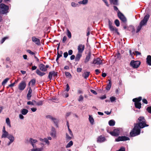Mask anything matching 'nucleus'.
Wrapping results in <instances>:
<instances>
[{
    "mask_svg": "<svg viewBox=\"0 0 151 151\" xmlns=\"http://www.w3.org/2000/svg\"><path fill=\"white\" fill-rule=\"evenodd\" d=\"M82 56V53L78 52L75 59L76 61H78Z\"/></svg>",
    "mask_w": 151,
    "mask_h": 151,
    "instance_id": "nucleus-19",
    "label": "nucleus"
},
{
    "mask_svg": "<svg viewBox=\"0 0 151 151\" xmlns=\"http://www.w3.org/2000/svg\"><path fill=\"white\" fill-rule=\"evenodd\" d=\"M67 37L66 36H64L62 42L63 43H64L67 40Z\"/></svg>",
    "mask_w": 151,
    "mask_h": 151,
    "instance_id": "nucleus-59",
    "label": "nucleus"
},
{
    "mask_svg": "<svg viewBox=\"0 0 151 151\" xmlns=\"http://www.w3.org/2000/svg\"><path fill=\"white\" fill-rule=\"evenodd\" d=\"M95 71L96 72V75H98L99 74V73L101 72L99 71V70L98 69H96L95 70Z\"/></svg>",
    "mask_w": 151,
    "mask_h": 151,
    "instance_id": "nucleus-62",
    "label": "nucleus"
},
{
    "mask_svg": "<svg viewBox=\"0 0 151 151\" xmlns=\"http://www.w3.org/2000/svg\"><path fill=\"white\" fill-rule=\"evenodd\" d=\"M82 69L81 68H78L77 69V71L78 72H80L81 71Z\"/></svg>",
    "mask_w": 151,
    "mask_h": 151,
    "instance_id": "nucleus-61",
    "label": "nucleus"
},
{
    "mask_svg": "<svg viewBox=\"0 0 151 151\" xmlns=\"http://www.w3.org/2000/svg\"><path fill=\"white\" fill-rule=\"evenodd\" d=\"M39 67L40 70L42 71L45 72L47 70V69L45 68V65L43 64H40Z\"/></svg>",
    "mask_w": 151,
    "mask_h": 151,
    "instance_id": "nucleus-20",
    "label": "nucleus"
},
{
    "mask_svg": "<svg viewBox=\"0 0 151 151\" xmlns=\"http://www.w3.org/2000/svg\"><path fill=\"white\" fill-rule=\"evenodd\" d=\"M43 149V148L42 147H41L40 148H35L32 149L31 150V151H42Z\"/></svg>",
    "mask_w": 151,
    "mask_h": 151,
    "instance_id": "nucleus-32",
    "label": "nucleus"
},
{
    "mask_svg": "<svg viewBox=\"0 0 151 151\" xmlns=\"http://www.w3.org/2000/svg\"><path fill=\"white\" fill-rule=\"evenodd\" d=\"M7 138L10 140V142L8 144V145H9L14 141V138L13 135L11 134H9L7 137Z\"/></svg>",
    "mask_w": 151,
    "mask_h": 151,
    "instance_id": "nucleus-18",
    "label": "nucleus"
},
{
    "mask_svg": "<svg viewBox=\"0 0 151 151\" xmlns=\"http://www.w3.org/2000/svg\"><path fill=\"white\" fill-rule=\"evenodd\" d=\"M43 103V101H40L35 104L37 106H42Z\"/></svg>",
    "mask_w": 151,
    "mask_h": 151,
    "instance_id": "nucleus-42",
    "label": "nucleus"
},
{
    "mask_svg": "<svg viewBox=\"0 0 151 151\" xmlns=\"http://www.w3.org/2000/svg\"><path fill=\"white\" fill-rule=\"evenodd\" d=\"M109 27L110 31L111 32H115L118 35H119V33L118 31V29L113 26L112 23L110 20H109Z\"/></svg>",
    "mask_w": 151,
    "mask_h": 151,
    "instance_id": "nucleus-4",
    "label": "nucleus"
},
{
    "mask_svg": "<svg viewBox=\"0 0 151 151\" xmlns=\"http://www.w3.org/2000/svg\"><path fill=\"white\" fill-rule=\"evenodd\" d=\"M115 124V121L113 119L110 120L109 122V126H114Z\"/></svg>",
    "mask_w": 151,
    "mask_h": 151,
    "instance_id": "nucleus-27",
    "label": "nucleus"
},
{
    "mask_svg": "<svg viewBox=\"0 0 151 151\" xmlns=\"http://www.w3.org/2000/svg\"><path fill=\"white\" fill-rule=\"evenodd\" d=\"M26 86V84L24 81H22L18 85V88L21 91L23 90Z\"/></svg>",
    "mask_w": 151,
    "mask_h": 151,
    "instance_id": "nucleus-8",
    "label": "nucleus"
},
{
    "mask_svg": "<svg viewBox=\"0 0 151 151\" xmlns=\"http://www.w3.org/2000/svg\"><path fill=\"white\" fill-rule=\"evenodd\" d=\"M90 74L89 72H85L82 74V76L85 79H87L89 76Z\"/></svg>",
    "mask_w": 151,
    "mask_h": 151,
    "instance_id": "nucleus-22",
    "label": "nucleus"
},
{
    "mask_svg": "<svg viewBox=\"0 0 151 151\" xmlns=\"http://www.w3.org/2000/svg\"><path fill=\"white\" fill-rule=\"evenodd\" d=\"M102 63V60H101L99 58H94L93 59V63L95 64L100 65Z\"/></svg>",
    "mask_w": 151,
    "mask_h": 151,
    "instance_id": "nucleus-14",
    "label": "nucleus"
},
{
    "mask_svg": "<svg viewBox=\"0 0 151 151\" xmlns=\"http://www.w3.org/2000/svg\"><path fill=\"white\" fill-rule=\"evenodd\" d=\"M27 105H34V103H33L32 101H29L27 102Z\"/></svg>",
    "mask_w": 151,
    "mask_h": 151,
    "instance_id": "nucleus-56",
    "label": "nucleus"
},
{
    "mask_svg": "<svg viewBox=\"0 0 151 151\" xmlns=\"http://www.w3.org/2000/svg\"><path fill=\"white\" fill-rule=\"evenodd\" d=\"M46 117L47 118H49V119H51L52 120V119L54 118L51 115H47L46 116Z\"/></svg>",
    "mask_w": 151,
    "mask_h": 151,
    "instance_id": "nucleus-52",
    "label": "nucleus"
},
{
    "mask_svg": "<svg viewBox=\"0 0 151 151\" xmlns=\"http://www.w3.org/2000/svg\"><path fill=\"white\" fill-rule=\"evenodd\" d=\"M147 109L148 112L151 114V106L148 107Z\"/></svg>",
    "mask_w": 151,
    "mask_h": 151,
    "instance_id": "nucleus-54",
    "label": "nucleus"
},
{
    "mask_svg": "<svg viewBox=\"0 0 151 151\" xmlns=\"http://www.w3.org/2000/svg\"><path fill=\"white\" fill-rule=\"evenodd\" d=\"M110 1L111 2H112L114 5H117L118 4L117 0H111Z\"/></svg>",
    "mask_w": 151,
    "mask_h": 151,
    "instance_id": "nucleus-47",
    "label": "nucleus"
},
{
    "mask_svg": "<svg viewBox=\"0 0 151 151\" xmlns=\"http://www.w3.org/2000/svg\"><path fill=\"white\" fill-rule=\"evenodd\" d=\"M8 37H4L2 39L1 41V44H2L4 43V42L7 39Z\"/></svg>",
    "mask_w": 151,
    "mask_h": 151,
    "instance_id": "nucleus-48",
    "label": "nucleus"
},
{
    "mask_svg": "<svg viewBox=\"0 0 151 151\" xmlns=\"http://www.w3.org/2000/svg\"><path fill=\"white\" fill-rule=\"evenodd\" d=\"M73 53V51L72 50H70L68 51V53L69 55H72Z\"/></svg>",
    "mask_w": 151,
    "mask_h": 151,
    "instance_id": "nucleus-64",
    "label": "nucleus"
},
{
    "mask_svg": "<svg viewBox=\"0 0 151 151\" xmlns=\"http://www.w3.org/2000/svg\"><path fill=\"white\" fill-rule=\"evenodd\" d=\"M51 131L52 132L51 134V136L54 137L55 136L56 134V132L55 129L54 127H52V128Z\"/></svg>",
    "mask_w": 151,
    "mask_h": 151,
    "instance_id": "nucleus-33",
    "label": "nucleus"
},
{
    "mask_svg": "<svg viewBox=\"0 0 151 151\" xmlns=\"http://www.w3.org/2000/svg\"><path fill=\"white\" fill-rule=\"evenodd\" d=\"M18 81H19L18 79L15 80V82L14 83L9 85V87H12L16 83H18Z\"/></svg>",
    "mask_w": 151,
    "mask_h": 151,
    "instance_id": "nucleus-38",
    "label": "nucleus"
},
{
    "mask_svg": "<svg viewBox=\"0 0 151 151\" xmlns=\"http://www.w3.org/2000/svg\"><path fill=\"white\" fill-rule=\"evenodd\" d=\"M130 140V138L128 137L125 136H119L115 139V141L119 142L120 141H125Z\"/></svg>",
    "mask_w": 151,
    "mask_h": 151,
    "instance_id": "nucleus-6",
    "label": "nucleus"
},
{
    "mask_svg": "<svg viewBox=\"0 0 151 151\" xmlns=\"http://www.w3.org/2000/svg\"><path fill=\"white\" fill-rule=\"evenodd\" d=\"M91 52H89L87 55L86 56V58L84 60V63H87V62H88L89 61V60L90 59L91 57Z\"/></svg>",
    "mask_w": 151,
    "mask_h": 151,
    "instance_id": "nucleus-16",
    "label": "nucleus"
},
{
    "mask_svg": "<svg viewBox=\"0 0 151 151\" xmlns=\"http://www.w3.org/2000/svg\"><path fill=\"white\" fill-rule=\"evenodd\" d=\"M128 30L131 31L133 35L135 33V29L134 27L132 26H130L128 27Z\"/></svg>",
    "mask_w": 151,
    "mask_h": 151,
    "instance_id": "nucleus-26",
    "label": "nucleus"
},
{
    "mask_svg": "<svg viewBox=\"0 0 151 151\" xmlns=\"http://www.w3.org/2000/svg\"><path fill=\"white\" fill-rule=\"evenodd\" d=\"M66 140L68 141H69L72 139V137H70L68 133H66Z\"/></svg>",
    "mask_w": 151,
    "mask_h": 151,
    "instance_id": "nucleus-44",
    "label": "nucleus"
},
{
    "mask_svg": "<svg viewBox=\"0 0 151 151\" xmlns=\"http://www.w3.org/2000/svg\"><path fill=\"white\" fill-rule=\"evenodd\" d=\"M142 28V20L140 22L139 24L137 27L136 30V33H138L141 29Z\"/></svg>",
    "mask_w": 151,
    "mask_h": 151,
    "instance_id": "nucleus-31",
    "label": "nucleus"
},
{
    "mask_svg": "<svg viewBox=\"0 0 151 151\" xmlns=\"http://www.w3.org/2000/svg\"><path fill=\"white\" fill-rule=\"evenodd\" d=\"M85 49V45L82 44L79 45L78 47V52L82 53Z\"/></svg>",
    "mask_w": 151,
    "mask_h": 151,
    "instance_id": "nucleus-12",
    "label": "nucleus"
},
{
    "mask_svg": "<svg viewBox=\"0 0 151 151\" xmlns=\"http://www.w3.org/2000/svg\"><path fill=\"white\" fill-rule=\"evenodd\" d=\"M142 102L144 104H147L148 103V102L147 101V100L145 99H142Z\"/></svg>",
    "mask_w": 151,
    "mask_h": 151,
    "instance_id": "nucleus-55",
    "label": "nucleus"
},
{
    "mask_svg": "<svg viewBox=\"0 0 151 151\" xmlns=\"http://www.w3.org/2000/svg\"><path fill=\"white\" fill-rule=\"evenodd\" d=\"M137 123L134 124V127L130 131L129 134L131 137H134L139 134L141 133L140 129L142 128V117L138 119Z\"/></svg>",
    "mask_w": 151,
    "mask_h": 151,
    "instance_id": "nucleus-1",
    "label": "nucleus"
},
{
    "mask_svg": "<svg viewBox=\"0 0 151 151\" xmlns=\"http://www.w3.org/2000/svg\"><path fill=\"white\" fill-rule=\"evenodd\" d=\"M149 17L150 16L148 14H147L145 16L143 20H142V26L143 25H146L147 22L148 21Z\"/></svg>",
    "mask_w": 151,
    "mask_h": 151,
    "instance_id": "nucleus-13",
    "label": "nucleus"
},
{
    "mask_svg": "<svg viewBox=\"0 0 151 151\" xmlns=\"http://www.w3.org/2000/svg\"><path fill=\"white\" fill-rule=\"evenodd\" d=\"M32 92V90L31 87L29 88V90L27 95V98L28 100H30L32 96L31 93Z\"/></svg>",
    "mask_w": 151,
    "mask_h": 151,
    "instance_id": "nucleus-21",
    "label": "nucleus"
},
{
    "mask_svg": "<svg viewBox=\"0 0 151 151\" xmlns=\"http://www.w3.org/2000/svg\"><path fill=\"white\" fill-rule=\"evenodd\" d=\"M110 99L111 102H113L116 100V98L115 97L112 96L110 98Z\"/></svg>",
    "mask_w": 151,
    "mask_h": 151,
    "instance_id": "nucleus-46",
    "label": "nucleus"
},
{
    "mask_svg": "<svg viewBox=\"0 0 151 151\" xmlns=\"http://www.w3.org/2000/svg\"><path fill=\"white\" fill-rule=\"evenodd\" d=\"M108 132L111 135L117 137L119 135V131L117 129H115L113 131Z\"/></svg>",
    "mask_w": 151,
    "mask_h": 151,
    "instance_id": "nucleus-11",
    "label": "nucleus"
},
{
    "mask_svg": "<svg viewBox=\"0 0 151 151\" xmlns=\"http://www.w3.org/2000/svg\"><path fill=\"white\" fill-rule=\"evenodd\" d=\"M146 63L148 65L151 66V56L148 55L146 58Z\"/></svg>",
    "mask_w": 151,
    "mask_h": 151,
    "instance_id": "nucleus-17",
    "label": "nucleus"
},
{
    "mask_svg": "<svg viewBox=\"0 0 151 151\" xmlns=\"http://www.w3.org/2000/svg\"><path fill=\"white\" fill-rule=\"evenodd\" d=\"M106 140V138L101 135L98 137L97 142H98L101 143L105 141Z\"/></svg>",
    "mask_w": 151,
    "mask_h": 151,
    "instance_id": "nucleus-15",
    "label": "nucleus"
},
{
    "mask_svg": "<svg viewBox=\"0 0 151 151\" xmlns=\"http://www.w3.org/2000/svg\"><path fill=\"white\" fill-rule=\"evenodd\" d=\"M129 53L130 54V55L131 56V57L132 58H133V55H135V54L134 52H132V51L131 50H129Z\"/></svg>",
    "mask_w": 151,
    "mask_h": 151,
    "instance_id": "nucleus-49",
    "label": "nucleus"
},
{
    "mask_svg": "<svg viewBox=\"0 0 151 151\" xmlns=\"http://www.w3.org/2000/svg\"><path fill=\"white\" fill-rule=\"evenodd\" d=\"M32 40L37 45L39 46L41 45V42L40 39L37 38L33 36L32 37Z\"/></svg>",
    "mask_w": 151,
    "mask_h": 151,
    "instance_id": "nucleus-10",
    "label": "nucleus"
},
{
    "mask_svg": "<svg viewBox=\"0 0 151 151\" xmlns=\"http://www.w3.org/2000/svg\"><path fill=\"white\" fill-rule=\"evenodd\" d=\"M2 1V0H0V14H4L8 12L9 6L4 4L1 3Z\"/></svg>",
    "mask_w": 151,
    "mask_h": 151,
    "instance_id": "nucleus-2",
    "label": "nucleus"
},
{
    "mask_svg": "<svg viewBox=\"0 0 151 151\" xmlns=\"http://www.w3.org/2000/svg\"><path fill=\"white\" fill-rule=\"evenodd\" d=\"M44 141L48 145L49 144V141L46 138H45L44 139Z\"/></svg>",
    "mask_w": 151,
    "mask_h": 151,
    "instance_id": "nucleus-57",
    "label": "nucleus"
},
{
    "mask_svg": "<svg viewBox=\"0 0 151 151\" xmlns=\"http://www.w3.org/2000/svg\"><path fill=\"white\" fill-rule=\"evenodd\" d=\"M26 51H27V52L29 53V54H30L31 55H35V53L34 52H32L30 50H27Z\"/></svg>",
    "mask_w": 151,
    "mask_h": 151,
    "instance_id": "nucleus-45",
    "label": "nucleus"
},
{
    "mask_svg": "<svg viewBox=\"0 0 151 151\" xmlns=\"http://www.w3.org/2000/svg\"><path fill=\"white\" fill-rule=\"evenodd\" d=\"M66 88L65 89V91H67V92L70 89V87L69 86L68 84H67L66 85Z\"/></svg>",
    "mask_w": 151,
    "mask_h": 151,
    "instance_id": "nucleus-53",
    "label": "nucleus"
},
{
    "mask_svg": "<svg viewBox=\"0 0 151 151\" xmlns=\"http://www.w3.org/2000/svg\"><path fill=\"white\" fill-rule=\"evenodd\" d=\"M116 151H125V149L124 147H122L120 148L118 150Z\"/></svg>",
    "mask_w": 151,
    "mask_h": 151,
    "instance_id": "nucleus-63",
    "label": "nucleus"
},
{
    "mask_svg": "<svg viewBox=\"0 0 151 151\" xmlns=\"http://www.w3.org/2000/svg\"><path fill=\"white\" fill-rule=\"evenodd\" d=\"M37 141L36 139H34L32 138H30L29 139V142L31 144L32 146H33V148H34V143L37 142Z\"/></svg>",
    "mask_w": 151,
    "mask_h": 151,
    "instance_id": "nucleus-23",
    "label": "nucleus"
},
{
    "mask_svg": "<svg viewBox=\"0 0 151 151\" xmlns=\"http://www.w3.org/2000/svg\"><path fill=\"white\" fill-rule=\"evenodd\" d=\"M117 15L119 18L122 22L124 23H125L126 22V18L123 14L119 11Z\"/></svg>",
    "mask_w": 151,
    "mask_h": 151,
    "instance_id": "nucleus-7",
    "label": "nucleus"
},
{
    "mask_svg": "<svg viewBox=\"0 0 151 151\" xmlns=\"http://www.w3.org/2000/svg\"><path fill=\"white\" fill-rule=\"evenodd\" d=\"M73 145V142H72V141H71L66 146V147L68 148V147H70Z\"/></svg>",
    "mask_w": 151,
    "mask_h": 151,
    "instance_id": "nucleus-39",
    "label": "nucleus"
},
{
    "mask_svg": "<svg viewBox=\"0 0 151 151\" xmlns=\"http://www.w3.org/2000/svg\"><path fill=\"white\" fill-rule=\"evenodd\" d=\"M141 63V62L138 61H134L132 60L131 61L130 64L131 66L134 68H137L139 67Z\"/></svg>",
    "mask_w": 151,
    "mask_h": 151,
    "instance_id": "nucleus-5",
    "label": "nucleus"
},
{
    "mask_svg": "<svg viewBox=\"0 0 151 151\" xmlns=\"http://www.w3.org/2000/svg\"><path fill=\"white\" fill-rule=\"evenodd\" d=\"M28 110L26 109H22L21 111V113L22 114L24 115H26L28 112Z\"/></svg>",
    "mask_w": 151,
    "mask_h": 151,
    "instance_id": "nucleus-30",
    "label": "nucleus"
},
{
    "mask_svg": "<svg viewBox=\"0 0 151 151\" xmlns=\"http://www.w3.org/2000/svg\"><path fill=\"white\" fill-rule=\"evenodd\" d=\"M63 55H64V57L66 58L67 56H68V53H67V52H64L63 54Z\"/></svg>",
    "mask_w": 151,
    "mask_h": 151,
    "instance_id": "nucleus-58",
    "label": "nucleus"
},
{
    "mask_svg": "<svg viewBox=\"0 0 151 151\" xmlns=\"http://www.w3.org/2000/svg\"><path fill=\"white\" fill-rule=\"evenodd\" d=\"M9 78H7L4 79L2 83V86H4L5 84L7 83L8 81L9 80Z\"/></svg>",
    "mask_w": 151,
    "mask_h": 151,
    "instance_id": "nucleus-40",
    "label": "nucleus"
},
{
    "mask_svg": "<svg viewBox=\"0 0 151 151\" xmlns=\"http://www.w3.org/2000/svg\"><path fill=\"white\" fill-rule=\"evenodd\" d=\"M148 125L146 124L145 119L142 117V128L146 127H148Z\"/></svg>",
    "mask_w": 151,
    "mask_h": 151,
    "instance_id": "nucleus-24",
    "label": "nucleus"
},
{
    "mask_svg": "<svg viewBox=\"0 0 151 151\" xmlns=\"http://www.w3.org/2000/svg\"><path fill=\"white\" fill-rule=\"evenodd\" d=\"M36 82V80L34 78L32 79L29 83L28 85L29 86L31 83L32 86H34Z\"/></svg>",
    "mask_w": 151,
    "mask_h": 151,
    "instance_id": "nucleus-29",
    "label": "nucleus"
},
{
    "mask_svg": "<svg viewBox=\"0 0 151 151\" xmlns=\"http://www.w3.org/2000/svg\"><path fill=\"white\" fill-rule=\"evenodd\" d=\"M90 91L92 93H93L95 95H96L97 94V92L91 89Z\"/></svg>",
    "mask_w": 151,
    "mask_h": 151,
    "instance_id": "nucleus-60",
    "label": "nucleus"
},
{
    "mask_svg": "<svg viewBox=\"0 0 151 151\" xmlns=\"http://www.w3.org/2000/svg\"><path fill=\"white\" fill-rule=\"evenodd\" d=\"M6 122L7 124L10 127H11L10 124V121L9 118H7L6 119Z\"/></svg>",
    "mask_w": 151,
    "mask_h": 151,
    "instance_id": "nucleus-36",
    "label": "nucleus"
},
{
    "mask_svg": "<svg viewBox=\"0 0 151 151\" xmlns=\"http://www.w3.org/2000/svg\"><path fill=\"white\" fill-rule=\"evenodd\" d=\"M142 100V97L140 96L138 98L133 99L132 100L133 102H134L135 107L137 109H140L141 107V104L139 102Z\"/></svg>",
    "mask_w": 151,
    "mask_h": 151,
    "instance_id": "nucleus-3",
    "label": "nucleus"
},
{
    "mask_svg": "<svg viewBox=\"0 0 151 151\" xmlns=\"http://www.w3.org/2000/svg\"><path fill=\"white\" fill-rule=\"evenodd\" d=\"M52 121H53L54 123L55 124L56 127H58V120L55 118H54Z\"/></svg>",
    "mask_w": 151,
    "mask_h": 151,
    "instance_id": "nucleus-34",
    "label": "nucleus"
},
{
    "mask_svg": "<svg viewBox=\"0 0 151 151\" xmlns=\"http://www.w3.org/2000/svg\"><path fill=\"white\" fill-rule=\"evenodd\" d=\"M68 130L70 134V135L71 136H73V133H72V131H71L70 129L69 128V125H68Z\"/></svg>",
    "mask_w": 151,
    "mask_h": 151,
    "instance_id": "nucleus-51",
    "label": "nucleus"
},
{
    "mask_svg": "<svg viewBox=\"0 0 151 151\" xmlns=\"http://www.w3.org/2000/svg\"><path fill=\"white\" fill-rule=\"evenodd\" d=\"M36 73L38 75L40 76H42L45 74V73L41 72L38 69L36 70Z\"/></svg>",
    "mask_w": 151,
    "mask_h": 151,
    "instance_id": "nucleus-25",
    "label": "nucleus"
},
{
    "mask_svg": "<svg viewBox=\"0 0 151 151\" xmlns=\"http://www.w3.org/2000/svg\"><path fill=\"white\" fill-rule=\"evenodd\" d=\"M58 72H55L54 71H52L49 72L48 78L50 80H51L52 78V76L54 77H57Z\"/></svg>",
    "mask_w": 151,
    "mask_h": 151,
    "instance_id": "nucleus-9",
    "label": "nucleus"
},
{
    "mask_svg": "<svg viewBox=\"0 0 151 151\" xmlns=\"http://www.w3.org/2000/svg\"><path fill=\"white\" fill-rule=\"evenodd\" d=\"M114 23L117 27H118L119 26L120 22L119 21L118 19H116Z\"/></svg>",
    "mask_w": 151,
    "mask_h": 151,
    "instance_id": "nucleus-41",
    "label": "nucleus"
},
{
    "mask_svg": "<svg viewBox=\"0 0 151 151\" xmlns=\"http://www.w3.org/2000/svg\"><path fill=\"white\" fill-rule=\"evenodd\" d=\"M89 120L91 123V124H93L94 122V119L93 117H92L91 116L89 115Z\"/></svg>",
    "mask_w": 151,
    "mask_h": 151,
    "instance_id": "nucleus-35",
    "label": "nucleus"
},
{
    "mask_svg": "<svg viewBox=\"0 0 151 151\" xmlns=\"http://www.w3.org/2000/svg\"><path fill=\"white\" fill-rule=\"evenodd\" d=\"M83 96H82V95H81L79 97V98L78 99V101H82L83 100Z\"/></svg>",
    "mask_w": 151,
    "mask_h": 151,
    "instance_id": "nucleus-50",
    "label": "nucleus"
},
{
    "mask_svg": "<svg viewBox=\"0 0 151 151\" xmlns=\"http://www.w3.org/2000/svg\"><path fill=\"white\" fill-rule=\"evenodd\" d=\"M65 75L66 77H69L70 78L72 77V76L71 74L68 72H65Z\"/></svg>",
    "mask_w": 151,
    "mask_h": 151,
    "instance_id": "nucleus-43",
    "label": "nucleus"
},
{
    "mask_svg": "<svg viewBox=\"0 0 151 151\" xmlns=\"http://www.w3.org/2000/svg\"><path fill=\"white\" fill-rule=\"evenodd\" d=\"M3 133L1 136V138H7V137L9 135L8 132L6 131L4 132H3Z\"/></svg>",
    "mask_w": 151,
    "mask_h": 151,
    "instance_id": "nucleus-28",
    "label": "nucleus"
},
{
    "mask_svg": "<svg viewBox=\"0 0 151 151\" xmlns=\"http://www.w3.org/2000/svg\"><path fill=\"white\" fill-rule=\"evenodd\" d=\"M67 36L69 38H70L71 37V34L68 29H67Z\"/></svg>",
    "mask_w": 151,
    "mask_h": 151,
    "instance_id": "nucleus-37",
    "label": "nucleus"
}]
</instances>
